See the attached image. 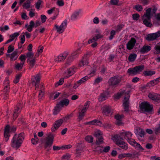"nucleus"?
Instances as JSON below:
<instances>
[{"label":"nucleus","mask_w":160,"mask_h":160,"mask_svg":"<svg viewBox=\"0 0 160 160\" xmlns=\"http://www.w3.org/2000/svg\"><path fill=\"white\" fill-rule=\"evenodd\" d=\"M79 14V12L77 11L74 12L71 16V19L72 20L76 19Z\"/></svg>","instance_id":"37998d69"},{"label":"nucleus","mask_w":160,"mask_h":160,"mask_svg":"<svg viewBox=\"0 0 160 160\" xmlns=\"http://www.w3.org/2000/svg\"><path fill=\"white\" fill-rule=\"evenodd\" d=\"M133 146H134L138 150H140L142 151L144 150L141 145L137 142L135 143V144H134Z\"/></svg>","instance_id":"3c124183"},{"label":"nucleus","mask_w":160,"mask_h":160,"mask_svg":"<svg viewBox=\"0 0 160 160\" xmlns=\"http://www.w3.org/2000/svg\"><path fill=\"white\" fill-rule=\"evenodd\" d=\"M120 134L122 136L124 137V138L127 140V139L131 138L132 136V134L130 132H121Z\"/></svg>","instance_id":"c756f323"},{"label":"nucleus","mask_w":160,"mask_h":160,"mask_svg":"<svg viewBox=\"0 0 160 160\" xmlns=\"http://www.w3.org/2000/svg\"><path fill=\"white\" fill-rule=\"evenodd\" d=\"M151 11L152 8H148L146 10L145 12L142 16L143 23L146 26L150 28L152 26V25L151 22V18L152 16Z\"/></svg>","instance_id":"f03ea898"},{"label":"nucleus","mask_w":160,"mask_h":160,"mask_svg":"<svg viewBox=\"0 0 160 160\" xmlns=\"http://www.w3.org/2000/svg\"><path fill=\"white\" fill-rule=\"evenodd\" d=\"M24 138V135L23 133L15 134L11 142V147L16 149H18L21 146Z\"/></svg>","instance_id":"f257e3e1"},{"label":"nucleus","mask_w":160,"mask_h":160,"mask_svg":"<svg viewBox=\"0 0 160 160\" xmlns=\"http://www.w3.org/2000/svg\"><path fill=\"white\" fill-rule=\"evenodd\" d=\"M19 35V33L18 32H16L10 35V37L13 39V40L15 38H17V37Z\"/></svg>","instance_id":"864d4df0"},{"label":"nucleus","mask_w":160,"mask_h":160,"mask_svg":"<svg viewBox=\"0 0 160 160\" xmlns=\"http://www.w3.org/2000/svg\"><path fill=\"white\" fill-rule=\"evenodd\" d=\"M136 42V40L135 38H131L126 44L127 49L129 50L133 49L135 46Z\"/></svg>","instance_id":"aec40b11"},{"label":"nucleus","mask_w":160,"mask_h":160,"mask_svg":"<svg viewBox=\"0 0 160 160\" xmlns=\"http://www.w3.org/2000/svg\"><path fill=\"white\" fill-rule=\"evenodd\" d=\"M64 82L63 78H61L60 79L59 81L55 84V86L56 87H57L59 85H61Z\"/></svg>","instance_id":"13d9d810"},{"label":"nucleus","mask_w":160,"mask_h":160,"mask_svg":"<svg viewBox=\"0 0 160 160\" xmlns=\"http://www.w3.org/2000/svg\"><path fill=\"white\" fill-rule=\"evenodd\" d=\"M22 74L21 73L17 74L16 75L15 79L13 80V82L15 83H18L19 81L20 78L22 76Z\"/></svg>","instance_id":"a18cd8bd"},{"label":"nucleus","mask_w":160,"mask_h":160,"mask_svg":"<svg viewBox=\"0 0 160 160\" xmlns=\"http://www.w3.org/2000/svg\"><path fill=\"white\" fill-rule=\"evenodd\" d=\"M9 81L8 78H6L4 82V92L5 93L8 94L10 89Z\"/></svg>","instance_id":"5701e85b"},{"label":"nucleus","mask_w":160,"mask_h":160,"mask_svg":"<svg viewBox=\"0 0 160 160\" xmlns=\"http://www.w3.org/2000/svg\"><path fill=\"white\" fill-rule=\"evenodd\" d=\"M155 51L154 53L155 54H160V45L157 44L154 47Z\"/></svg>","instance_id":"4c0bfd02"},{"label":"nucleus","mask_w":160,"mask_h":160,"mask_svg":"<svg viewBox=\"0 0 160 160\" xmlns=\"http://www.w3.org/2000/svg\"><path fill=\"white\" fill-rule=\"evenodd\" d=\"M43 49V47H39L37 50V53L35 54V56L38 57L39 55L41 54L42 52Z\"/></svg>","instance_id":"de8ad7c7"},{"label":"nucleus","mask_w":160,"mask_h":160,"mask_svg":"<svg viewBox=\"0 0 160 160\" xmlns=\"http://www.w3.org/2000/svg\"><path fill=\"white\" fill-rule=\"evenodd\" d=\"M54 138V136L52 134H50L48 136L44 142V147L45 148H49L52 146L53 143Z\"/></svg>","instance_id":"6e6552de"},{"label":"nucleus","mask_w":160,"mask_h":160,"mask_svg":"<svg viewBox=\"0 0 160 160\" xmlns=\"http://www.w3.org/2000/svg\"><path fill=\"white\" fill-rule=\"evenodd\" d=\"M112 139L116 142V144L122 149L125 150L128 149V145L122 140H123L122 138H120V136L118 137L117 135H116L112 137Z\"/></svg>","instance_id":"7ed1b4c3"},{"label":"nucleus","mask_w":160,"mask_h":160,"mask_svg":"<svg viewBox=\"0 0 160 160\" xmlns=\"http://www.w3.org/2000/svg\"><path fill=\"white\" fill-rule=\"evenodd\" d=\"M116 34V31L114 30H112L110 32V36L109 37L110 40H112L113 38Z\"/></svg>","instance_id":"338daca9"},{"label":"nucleus","mask_w":160,"mask_h":160,"mask_svg":"<svg viewBox=\"0 0 160 160\" xmlns=\"http://www.w3.org/2000/svg\"><path fill=\"white\" fill-rule=\"evenodd\" d=\"M63 121V120L62 119L56 121L51 128L52 131L53 132L57 130L61 125Z\"/></svg>","instance_id":"4be33fe9"},{"label":"nucleus","mask_w":160,"mask_h":160,"mask_svg":"<svg viewBox=\"0 0 160 160\" xmlns=\"http://www.w3.org/2000/svg\"><path fill=\"white\" fill-rule=\"evenodd\" d=\"M23 33H22L19 37L21 41L20 43L22 44L24 43L25 40L24 35H23Z\"/></svg>","instance_id":"4d7b16f0"},{"label":"nucleus","mask_w":160,"mask_h":160,"mask_svg":"<svg viewBox=\"0 0 160 160\" xmlns=\"http://www.w3.org/2000/svg\"><path fill=\"white\" fill-rule=\"evenodd\" d=\"M157 84V83L154 80L151 81L149 82L147 85V87H151L154 86V85Z\"/></svg>","instance_id":"5fc2aeb1"},{"label":"nucleus","mask_w":160,"mask_h":160,"mask_svg":"<svg viewBox=\"0 0 160 160\" xmlns=\"http://www.w3.org/2000/svg\"><path fill=\"white\" fill-rule=\"evenodd\" d=\"M26 59V56L24 54L21 55L19 58L20 63H16L15 65V68L17 70H21L24 64Z\"/></svg>","instance_id":"0eeeda50"},{"label":"nucleus","mask_w":160,"mask_h":160,"mask_svg":"<svg viewBox=\"0 0 160 160\" xmlns=\"http://www.w3.org/2000/svg\"><path fill=\"white\" fill-rule=\"evenodd\" d=\"M91 55L92 52H87L82 57V59L80 61L78 64L79 66L81 67L84 66L88 65L89 64L88 58Z\"/></svg>","instance_id":"20e7f679"},{"label":"nucleus","mask_w":160,"mask_h":160,"mask_svg":"<svg viewBox=\"0 0 160 160\" xmlns=\"http://www.w3.org/2000/svg\"><path fill=\"white\" fill-rule=\"evenodd\" d=\"M23 106L24 104L21 103H18L17 105L13 115V119L15 120L17 118L18 116V114L20 113Z\"/></svg>","instance_id":"2eb2a0df"},{"label":"nucleus","mask_w":160,"mask_h":160,"mask_svg":"<svg viewBox=\"0 0 160 160\" xmlns=\"http://www.w3.org/2000/svg\"><path fill=\"white\" fill-rule=\"evenodd\" d=\"M140 109L142 111L150 112H151L153 108L152 106L150 105L147 102H142L139 105Z\"/></svg>","instance_id":"423d86ee"},{"label":"nucleus","mask_w":160,"mask_h":160,"mask_svg":"<svg viewBox=\"0 0 160 160\" xmlns=\"http://www.w3.org/2000/svg\"><path fill=\"white\" fill-rule=\"evenodd\" d=\"M153 131L155 134H160V124L158 125V126L153 129Z\"/></svg>","instance_id":"8fccbe9b"},{"label":"nucleus","mask_w":160,"mask_h":160,"mask_svg":"<svg viewBox=\"0 0 160 160\" xmlns=\"http://www.w3.org/2000/svg\"><path fill=\"white\" fill-rule=\"evenodd\" d=\"M124 26L123 24H120L115 27V29L117 32L120 31Z\"/></svg>","instance_id":"49530a36"},{"label":"nucleus","mask_w":160,"mask_h":160,"mask_svg":"<svg viewBox=\"0 0 160 160\" xmlns=\"http://www.w3.org/2000/svg\"><path fill=\"white\" fill-rule=\"evenodd\" d=\"M123 117V115H120L118 114L116 115L115 118L116 120V124L120 125L122 123V119Z\"/></svg>","instance_id":"7c9ffc66"},{"label":"nucleus","mask_w":160,"mask_h":160,"mask_svg":"<svg viewBox=\"0 0 160 160\" xmlns=\"http://www.w3.org/2000/svg\"><path fill=\"white\" fill-rule=\"evenodd\" d=\"M137 55L136 53L130 54L128 57V60L130 62H133L136 58Z\"/></svg>","instance_id":"f704fd0d"},{"label":"nucleus","mask_w":160,"mask_h":160,"mask_svg":"<svg viewBox=\"0 0 160 160\" xmlns=\"http://www.w3.org/2000/svg\"><path fill=\"white\" fill-rule=\"evenodd\" d=\"M151 49V46L148 45H144L140 50V52L142 53H144L148 52Z\"/></svg>","instance_id":"cd10ccee"},{"label":"nucleus","mask_w":160,"mask_h":160,"mask_svg":"<svg viewBox=\"0 0 160 160\" xmlns=\"http://www.w3.org/2000/svg\"><path fill=\"white\" fill-rule=\"evenodd\" d=\"M144 66L143 65H139L133 68H131L129 69L128 72L131 75H136L142 72L144 70Z\"/></svg>","instance_id":"39448f33"},{"label":"nucleus","mask_w":160,"mask_h":160,"mask_svg":"<svg viewBox=\"0 0 160 160\" xmlns=\"http://www.w3.org/2000/svg\"><path fill=\"white\" fill-rule=\"evenodd\" d=\"M81 51L80 49H78L76 51H73L71 54L72 56H74L75 58H76L77 55L80 53Z\"/></svg>","instance_id":"603ef678"},{"label":"nucleus","mask_w":160,"mask_h":160,"mask_svg":"<svg viewBox=\"0 0 160 160\" xmlns=\"http://www.w3.org/2000/svg\"><path fill=\"white\" fill-rule=\"evenodd\" d=\"M85 140L89 143H92L93 142V138L91 136H88L85 138Z\"/></svg>","instance_id":"09e8293b"},{"label":"nucleus","mask_w":160,"mask_h":160,"mask_svg":"<svg viewBox=\"0 0 160 160\" xmlns=\"http://www.w3.org/2000/svg\"><path fill=\"white\" fill-rule=\"evenodd\" d=\"M69 103V100L68 99H64L60 102L58 104L62 108L64 106H67Z\"/></svg>","instance_id":"bb28decb"},{"label":"nucleus","mask_w":160,"mask_h":160,"mask_svg":"<svg viewBox=\"0 0 160 160\" xmlns=\"http://www.w3.org/2000/svg\"><path fill=\"white\" fill-rule=\"evenodd\" d=\"M95 35L93 36L92 39L88 41V43L90 44L93 42L97 41L99 38H102L103 36L102 34L101 31L99 29H96L95 31Z\"/></svg>","instance_id":"f8f14e48"},{"label":"nucleus","mask_w":160,"mask_h":160,"mask_svg":"<svg viewBox=\"0 0 160 160\" xmlns=\"http://www.w3.org/2000/svg\"><path fill=\"white\" fill-rule=\"evenodd\" d=\"M88 123L90 124L95 125H96L101 126L102 125V122L100 121L97 120H94L92 121L89 122Z\"/></svg>","instance_id":"72a5a7b5"},{"label":"nucleus","mask_w":160,"mask_h":160,"mask_svg":"<svg viewBox=\"0 0 160 160\" xmlns=\"http://www.w3.org/2000/svg\"><path fill=\"white\" fill-rule=\"evenodd\" d=\"M109 94V92L108 90L103 91V92L100 94L98 98L99 102H102L107 99L108 98Z\"/></svg>","instance_id":"6ab92c4d"},{"label":"nucleus","mask_w":160,"mask_h":160,"mask_svg":"<svg viewBox=\"0 0 160 160\" xmlns=\"http://www.w3.org/2000/svg\"><path fill=\"white\" fill-rule=\"evenodd\" d=\"M41 77V76L40 73H38L36 75L32 77V83L35 86L36 90L38 88Z\"/></svg>","instance_id":"9b49d317"},{"label":"nucleus","mask_w":160,"mask_h":160,"mask_svg":"<svg viewBox=\"0 0 160 160\" xmlns=\"http://www.w3.org/2000/svg\"><path fill=\"white\" fill-rule=\"evenodd\" d=\"M34 25V22L33 21H31L30 22L29 25L28 23L26 24L25 27L27 28V30L28 32H30L32 31Z\"/></svg>","instance_id":"a878e982"},{"label":"nucleus","mask_w":160,"mask_h":160,"mask_svg":"<svg viewBox=\"0 0 160 160\" xmlns=\"http://www.w3.org/2000/svg\"><path fill=\"white\" fill-rule=\"evenodd\" d=\"M90 78V77L89 76H85L84 77L82 78L80 80L78 81V82H80V84H81L83 83L84 82L88 80Z\"/></svg>","instance_id":"ea45409f"},{"label":"nucleus","mask_w":160,"mask_h":160,"mask_svg":"<svg viewBox=\"0 0 160 160\" xmlns=\"http://www.w3.org/2000/svg\"><path fill=\"white\" fill-rule=\"evenodd\" d=\"M61 108L60 107V106H58L57 104L54 109L53 114L54 115L57 114L59 112Z\"/></svg>","instance_id":"58836bf2"},{"label":"nucleus","mask_w":160,"mask_h":160,"mask_svg":"<svg viewBox=\"0 0 160 160\" xmlns=\"http://www.w3.org/2000/svg\"><path fill=\"white\" fill-rule=\"evenodd\" d=\"M14 49V48L13 46L12 45H9L8 47V49L7 50V53L10 54L11 52L13 51Z\"/></svg>","instance_id":"6e6d98bb"},{"label":"nucleus","mask_w":160,"mask_h":160,"mask_svg":"<svg viewBox=\"0 0 160 160\" xmlns=\"http://www.w3.org/2000/svg\"><path fill=\"white\" fill-rule=\"evenodd\" d=\"M19 56L18 50H16L11 53H6L7 57L9 58L10 61H13L16 60Z\"/></svg>","instance_id":"a211bd4d"},{"label":"nucleus","mask_w":160,"mask_h":160,"mask_svg":"<svg viewBox=\"0 0 160 160\" xmlns=\"http://www.w3.org/2000/svg\"><path fill=\"white\" fill-rule=\"evenodd\" d=\"M93 135L97 138L96 144L99 145L103 142V138L102 136L101 132L100 130H97L95 132Z\"/></svg>","instance_id":"f3484780"},{"label":"nucleus","mask_w":160,"mask_h":160,"mask_svg":"<svg viewBox=\"0 0 160 160\" xmlns=\"http://www.w3.org/2000/svg\"><path fill=\"white\" fill-rule=\"evenodd\" d=\"M89 102H86L84 105L81 111L85 113L86 112L88 108L89 105Z\"/></svg>","instance_id":"a19ab883"},{"label":"nucleus","mask_w":160,"mask_h":160,"mask_svg":"<svg viewBox=\"0 0 160 160\" xmlns=\"http://www.w3.org/2000/svg\"><path fill=\"white\" fill-rule=\"evenodd\" d=\"M103 113L106 115H108L111 112V107L109 106H105L102 108Z\"/></svg>","instance_id":"c85d7f7f"},{"label":"nucleus","mask_w":160,"mask_h":160,"mask_svg":"<svg viewBox=\"0 0 160 160\" xmlns=\"http://www.w3.org/2000/svg\"><path fill=\"white\" fill-rule=\"evenodd\" d=\"M103 78L101 77H98L95 79L94 80V84H98L102 81Z\"/></svg>","instance_id":"052dcab7"},{"label":"nucleus","mask_w":160,"mask_h":160,"mask_svg":"<svg viewBox=\"0 0 160 160\" xmlns=\"http://www.w3.org/2000/svg\"><path fill=\"white\" fill-rule=\"evenodd\" d=\"M83 146L81 143H78L77 144L76 149V154L77 156H79L81 152L82 151Z\"/></svg>","instance_id":"393cba45"},{"label":"nucleus","mask_w":160,"mask_h":160,"mask_svg":"<svg viewBox=\"0 0 160 160\" xmlns=\"http://www.w3.org/2000/svg\"><path fill=\"white\" fill-rule=\"evenodd\" d=\"M34 55L33 53L31 52H28L26 54V57L28 58L27 62H28V60H30L31 59H32L33 58H33Z\"/></svg>","instance_id":"e433bc0d"},{"label":"nucleus","mask_w":160,"mask_h":160,"mask_svg":"<svg viewBox=\"0 0 160 160\" xmlns=\"http://www.w3.org/2000/svg\"><path fill=\"white\" fill-rule=\"evenodd\" d=\"M160 37V30L157 32L148 34L147 35L146 39L148 41H153Z\"/></svg>","instance_id":"ddd939ff"},{"label":"nucleus","mask_w":160,"mask_h":160,"mask_svg":"<svg viewBox=\"0 0 160 160\" xmlns=\"http://www.w3.org/2000/svg\"><path fill=\"white\" fill-rule=\"evenodd\" d=\"M129 96L128 94H127V96L125 97L123 100V107L124 109V111L128 112L129 110Z\"/></svg>","instance_id":"412c9836"},{"label":"nucleus","mask_w":160,"mask_h":160,"mask_svg":"<svg viewBox=\"0 0 160 160\" xmlns=\"http://www.w3.org/2000/svg\"><path fill=\"white\" fill-rule=\"evenodd\" d=\"M16 128L13 127H10L9 125L6 126L5 129L4 136V140L7 142L9 139L10 132H13L16 130Z\"/></svg>","instance_id":"9d476101"},{"label":"nucleus","mask_w":160,"mask_h":160,"mask_svg":"<svg viewBox=\"0 0 160 160\" xmlns=\"http://www.w3.org/2000/svg\"><path fill=\"white\" fill-rule=\"evenodd\" d=\"M35 61L36 60L35 58H33L32 59L28 61V62H29L30 64L29 69H31L33 68L35 64Z\"/></svg>","instance_id":"c9c22d12"},{"label":"nucleus","mask_w":160,"mask_h":160,"mask_svg":"<svg viewBox=\"0 0 160 160\" xmlns=\"http://www.w3.org/2000/svg\"><path fill=\"white\" fill-rule=\"evenodd\" d=\"M120 82V79L118 76H115L110 78L108 82L110 86H114L118 85Z\"/></svg>","instance_id":"dca6fc26"},{"label":"nucleus","mask_w":160,"mask_h":160,"mask_svg":"<svg viewBox=\"0 0 160 160\" xmlns=\"http://www.w3.org/2000/svg\"><path fill=\"white\" fill-rule=\"evenodd\" d=\"M134 8L138 12L141 11L143 9L142 6L140 5L137 4L134 6Z\"/></svg>","instance_id":"c03bdc74"},{"label":"nucleus","mask_w":160,"mask_h":160,"mask_svg":"<svg viewBox=\"0 0 160 160\" xmlns=\"http://www.w3.org/2000/svg\"><path fill=\"white\" fill-rule=\"evenodd\" d=\"M155 72L154 71H147L144 72V74L146 76H151L155 74Z\"/></svg>","instance_id":"79ce46f5"},{"label":"nucleus","mask_w":160,"mask_h":160,"mask_svg":"<svg viewBox=\"0 0 160 160\" xmlns=\"http://www.w3.org/2000/svg\"><path fill=\"white\" fill-rule=\"evenodd\" d=\"M76 69L74 67H72L68 69L65 72V73L67 74L65 77L67 78H68L72 75L75 72Z\"/></svg>","instance_id":"b1692460"},{"label":"nucleus","mask_w":160,"mask_h":160,"mask_svg":"<svg viewBox=\"0 0 160 160\" xmlns=\"http://www.w3.org/2000/svg\"><path fill=\"white\" fill-rule=\"evenodd\" d=\"M127 141L131 145L133 146L134 145L135 143L136 142L134 139L131 138L129 139H127Z\"/></svg>","instance_id":"bf43d9fd"},{"label":"nucleus","mask_w":160,"mask_h":160,"mask_svg":"<svg viewBox=\"0 0 160 160\" xmlns=\"http://www.w3.org/2000/svg\"><path fill=\"white\" fill-rule=\"evenodd\" d=\"M32 1V0H27L26 2L24 3L23 5V8L27 10H29V8L31 7V2Z\"/></svg>","instance_id":"473e14b6"},{"label":"nucleus","mask_w":160,"mask_h":160,"mask_svg":"<svg viewBox=\"0 0 160 160\" xmlns=\"http://www.w3.org/2000/svg\"><path fill=\"white\" fill-rule=\"evenodd\" d=\"M75 58V57L72 56V55L71 54V55L67 59V62L68 63H70L72 62Z\"/></svg>","instance_id":"e2e57ef3"},{"label":"nucleus","mask_w":160,"mask_h":160,"mask_svg":"<svg viewBox=\"0 0 160 160\" xmlns=\"http://www.w3.org/2000/svg\"><path fill=\"white\" fill-rule=\"evenodd\" d=\"M95 150L98 153H101L103 152V147L98 146L95 148Z\"/></svg>","instance_id":"0e129e2a"},{"label":"nucleus","mask_w":160,"mask_h":160,"mask_svg":"<svg viewBox=\"0 0 160 160\" xmlns=\"http://www.w3.org/2000/svg\"><path fill=\"white\" fill-rule=\"evenodd\" d=\"M70 155L68 154H66L62 156V159L63 160H70Z\"/></svg>","instance_id":"680f3d73"},{"label":"nucleus","mask_w":160,"mask_h":160,"mask_svg":"<svg viewBox=\"0 0 160 160\" xmlns=\"http://www.w3.org/2000/svg\"><path fill=\"white\" fill-rule=\"evenodd\" d=\"M132 17L134 20L137 21L139 19L140 15L137 13L134 14L132 15Z\"/></svg>","instance_id":"774afa93"},{"label":"nucleus","mask_w":160,"mask_h":160,"mask_svg":"<svg viewBox=\"0 0 160 160\" xmlns=\"http://www.w3.org/2000/svg\"><path fill=\"white\" fill-rule=\"evenodd\" d=\"M56 3L58 6L61 7L64 5V2L63 0H58Z\"/></svg>","instance_id":"69168bd1"},{"label":"nucleus","mask_w":160,"mask_h":160,"mask_svg":"<svg viewBox=\"0 0 160 160\" xmlns=\"http://www.w3.org/2000/svg\"><path fill=\"white\" fill-rule=\"evenodd\" d=\"M67 21L66 20H65L62 22L60 26L57 25H55V28L57 32L60 34L63 32L65 29L67 27Z\"/></svg>","instance_id":"1a4fd4ad"},{"label":"nucleus","mask_w":160,"mask_h":160,"mask_svg":"<svg viewBox=\"0 0 160 160\" xmlns=\"http://www.w3.org/2000/svg\"><path fill=\"white\" fill-rule=\"evenodd\" d=\"M69 54L68 51H65L57 56L55 59L56 62H59L64 61Z\"/></svg>","instance_id":"4468645a"},{"label":"nucleus","mask_w":160,"mask_h":160,"mask_svg":"<svg viewBox=\"0 0 160 160\" xmlns=\"http://www.w3.org/2000/svg\"><path fill=\"white\" fill-rule=\"evenodd\" d=\"M135 133L136 135H139L141 137H143L145 133L144 130L139 128L135 131Z\"/></svg>","instance_id":"2f4dec72"}]
</instances>
